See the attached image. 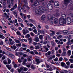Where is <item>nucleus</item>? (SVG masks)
Instances as JSON below:
<instances>
[{
  "label": "nucleus",
  "mask_w": 73,
  "mask_h": 73,
  "mask_svg": "<svg viewBox=\"0 0 73 73\" xmlns=\"http://www.w3.org/2000/svg\"><path fill=\"white\" fill-rule=\"evenodd\" d=\"M41 48V47L38 46H35V49H40Z\"/></svg>",
  "instance_id": "48"
},
{
  "label": "nucleus",
  "mask_w": 73,
  "mask_h": 73,
  "mask_svg": "<svg viewBox=\"0 0 73 73\" xmlns=\"http://www.w3.org/2000/svg\"><path fill=\"white\" fill-rule=\"evenodd\" d=\"M35 13L36 14H39V13H40V10L38 9H36Z\"/></svg>",
  "instance_id": "30"
},
{
  "label": "nucleus",
  "mask_w": 73,
  "mask_h": 73,
  "mask_svg": "<svg viewBox=\"0 0 73 73\" xmlns=\"http://www.w3.org/2000/svg\"><path fill=\"white\" fill-rule=\"evenodd\" d=\"M7 61H8V64L9 65L11 63V60L9 58H7Z\"/></svg>",
  "instance_id": "20"
},
{
  "label": "nucleus",
  "mask_w": 73,
  "mask_h": 73,
  "mask_svg": "<svg viewBox=\"0 0 73 73\" xmlns=\"http://www.w3.org/2000/svg\"><path fill=\"white\" fill-rule=\"evenodd\" d=\"M14 40L15 41V42H16V43H20L21 42L19 40L15 39Z\"/></svg>",
  "instance_id": "37"
},
{
  "label": "nucleus",
  "mask_w": 73,
  "mask_h": 73,
  "mask_svg": "<svg viewBox=\"0 0 73 73\" xmlns=\"http://www.w3.org/2000/svg\"><path fill=\"white\" fill-rule=\"evenodd\" d=\"M68 56H70V55L71 54V51L70 50H68Z\"/></svg>",
  "instance_id": "43"
},
{
  "label": "nucleus",
  "mask_w": 73,
  "mask_h": 73,
  "mask_svg": "<svg viewBox=\"0 0 73 73\" xmlns=\"http://www.w3.org/2000/svg\"><path fill=\"white\" fill-rule=\"evenodd\" d=\"M3 64H4L5 65H7V64H8V62H7V61L6 60H3Z\"/></svg>",
  "instance_id": "31"
},
{
  "label": "nucleus",
  "mask_w": 73,
  "mask_h": 73,
  "mask_svg": "<svg viewBox=\"0 0 73 73\" xmlns=\"http://www.w3.org/2000/svg\"><path fill=\"white\" fill-rule=\"evenodd\" d=\"M17 70H18V73H21V72H22V71H21V70L20 69H19V68H17Z\"/></svg>",
  "instance_id": "53"
},
{
  "label": "nucleus",
  "mask_w": 73,
  "mask_h": 73,
  "mask_svg": "<svg viewBox=\"0 0 73 73\" xmlns=\"http://www.w3.org/2000/svg\"><path fill=\"white\" fill-rule=\"evenodd\" d=\"M46 18L45 15H43L41 17V19L42 20L44 21L45 20Z\"/></svg>",
  "instance_id": "16"
},
{
  "label": "nucleus",
  "mask_w": 73,
  "mask_h": 73,
  "mask_svg": "<svg viewBox=\"0 0 73 73\" xmlns=\"http://www.w3.org/2000/svg\"><path fill=\"white\" fill-rule=\"evenodd\" d=\"M68 15L70 17H71L72 18V20L73 23V14L72 13H70L68 14Z\"/></svg>",
  "instance_id": "14"
},
{
  "label": "nucleus",
  "mask_w": 73,
  "mask_h": 73,
  "mask_svg": "<svg viewBox=\"0 0 73 73\" xmlns=\"http://www.w3.org/2000/svg\"><path fill=\"white\" fill-rule=\"evenodd\" d=\"M69 3H71L69 5L70 6L72 5L73 4V0H64V4L65 6H67Z\"/></svg>",
  "instance_id": "2"
},
{
  "label": "nucleus",
  "mask_w": 73,
  "mask_h": 73,
  "mask_svg": "<svg viewBox=\"0 0 73 73\" xmlns=\"http://www.w3.org/2000/svg\"><path fill=\"white\" fill-rule=\"evenodd\" d=\"M62 32L63 33V34L64 35H68V31L66 30H63L62 31Z\"/></svg>",
  "instance_id": "13"
},
{
  "label": "nucleus",
  "mask_w": 73,
  "mask_h": 73,
  "mask_svg": "<svg viewBox=\"0 0 73 73\" xmlns=\"http://www.w3.org/2000/svg\"><path fill=\"white\" fill-rule=\"evenodd\" d=\"M11 48L12 49H13L14 50H15L16 48H17V47L15 46V44H14L13 46H11Z\"/></svg>",
  "instance_id": "18"
},
{
  "label": "nucleus",
  "mask_w": 73,
  "mask_h": 73,
  "mask_svg": "<svg viewBox=\"0 0 73 73\" xmlns=\"http://www.w3.org/2000/svg\"><path fill=\"white\" fill-rule=\"evenodd\" d=\"M16 46H17L18 48H20L21 47V43H18L16 44Z\"/></svg>",
  "instance_id": "19"
},
{
  "label": "nucleus",
  "mask_w": 73,
  "mask_h": 73,
  "mask_svg": "<svg viewBox=\"0 0 73 73\" xmlns=\"http://www.w3.org/2000/svg\"><path fill=\"white\" fill-rule=\"evenodd\" d=\"M59 60L60 61H62V60H63V58H62V57H61L59 58Z\"/></svg>",
  "instance_id": "52"
},
{
  "label": "nucleus",
  "mask_w": 73,
  "mask_h": 73,
  "mask_svg": "<svg viewBox=\"0 0 73 73\" xmlns=\"http://www.w3.org/2000/svg\"><path fill=\"white\" fill-rule=\"evenodd\" d=\"M4 72L5 73H10V72H9L8 71L6 70H5L4 71Z\"/></svg>",
  "instance_id": "64"
},
{
  "label": "nucleus",
  "mask_w": 73,
  "mask_h": 73,
  "mask_svg": "<svg viewBox=\"0 0 73 73\" xmlns=\"http://www.w3.org/2000/svg\"><path fill=\"white\" fill-rule=\"evenodd\" d=\"M15 41L13 40L12 42H10L9 44H10V45H13V44H15Z\"/></svg>",
  "instance_id": "41"
},
{
  "label": "nucleus",
  "mask_w": 73,
  "mask_h": 73,
  "mask_svg": "<svg viewBox=\"0 0 73 73\" xmlns=\"http://www.w3.org/2000/svg\"><path fill=\"white\" fill-rule=\"evenodd\" d=\"M60 64L61 66H62L63 67L65 66V63H64V62H62Z\"/></svg>",
  "instance_id": "36"
},
{
  "label": "nucleus",
  "mask_w": 73,
  "mask_h": 73,
  "mask_svg": "<svg viewBox=\"0 0 73 73\" xmlns=\"http://www.w3.org/2000/svg\"><path fill=\"white\" fill-rule=\"evenodd\" d=\"M15 56H18L19 57H21V56L20 55V53L19 52H17L15 53Z\"/></svg>",
  "instance_id": "17"
},
{
  "label": "nucleus",
  "mask_w": 73,
  "mask_h": 73,
  "mask_svg": "<svg viewBox=\"0 0 73 73\" xmlns=\"http://www.w3.org/2000/svg\"><path fill=\"white\" fill-rule=\"evenodd\" d=\"M69 61H70L71 63H73V59H70L69 60Z\"/></svg>",
  "instance_id": "62"
},
{
  "label": "nucleus",
  "mask_w": 73,
  "mask_h": 73,
  "mask_svg": "<svg viewBox=\"0 0 73 73\" xmlns=\"http://www.w3.org/2000/svg\"><path fill=\"white\" fill-rule=\"evenodd\" d=\"M71 21H72V20H71V19H70V18L68 19L67 21V24H68V25L70 24V23H71Z\"/></svg>",
  "instance_id": "15"
},
{
  "label": "nucleus",
  "mask_w": 73,
  "mask_h": 73,
  "mask_svg": "<svg viewBox=\"0 0 73 73\" xmlns=\"http://www.w3.org/2000/svg\"><path fill=\"white\" fill-rule=\"evenodd\" d=\"M27 40L29 41V44L30 45H31L32 44V42H33L32 40V38H27Z\"/></svg>",
  "instance_id": "10"
},
{
  "label": "nucleus",
  "mask_w": 73,
  "mask_h": 73,
  "mask_svg": "<svg viewBox=\"0 0 73 73\" xmlns=\"http://www.w3.org/2000/svg\"><path fill=\"white\" fill-rule=\"evenodd\" d=\"M61 55L63 56H66V52H63L61 54Z\"/></svg>",
  "instance_id": "27"
},
{
  "label": "nucleus",
  "mask_w": 73,
  "mask_h": 73,
  "mask_svg": "<svg viewBox=\"0 0 73 73\" xmlns=\"http://www.w3.org/2000/svg\"><path fill=\"white\" fill-rule=\"evenodd\" d=\"M40 59H36V61L37 62V65H38L39 64H40V63L41 62L40 61Z\"/></svg>",
  "instance_id": "23"
},
{
  "label": "nucleus",
  "mask_w": 73,
  "mask_h": 73,
  "mask_svg": "<svg viewBox=\"0 0 73 73\" xmlns=\"http://www.w3.org/2000/svg\"><path fill=\"white\" fill-rule=\"evenodd\" d=\"M56 15L57 17H60V13H56Z\"/></svg>",
  "instance_id": "46"
},
{
  "label": "nucleus",
  "mask_w": 73,
  "mask_h": 73,
  "mask_svg": "<svg viewBox=\"0 0 73 73\" xmlns=\"http://www.w3.org/2000/svg\"><path fill=\"white\" fill-rule=\"evenodd\" d=\"M63 52H66V49L64 47L63 48H62Z\"/></svg>",
  "instance_id": "45"
},
{
  "label": "nucleus",
  "mask_w": 73,
  "mask_h": 73,
  "mask_svg": "<svg viewBox=\"0 0 73 73\" xmlns=\"http://www.w3.org/2000/svg\"><path fill=\"white\" fill-rule=\"evenodd\" d=\"M9 56L11 58L15 60V56L12 54H9Z\"/></svg>",
  "instance_id": "12"
},
{
  "label": "nucleus",
  "mask_w": 73,
  "mask_h": 73,
  "mask_svg": "<svg viewBox=\"0 0 73 73\" xmlns=\"http://www.w3.org/2000/svg\"><path fill=\"white\" fill-rule=\"evenodd\" d=\"M31 64L30 63H27V64L26 65V66L27 67V68H29L31 67Z\"/></svg>",
  "instance_id": "22"
},
{
  "label": "nucleus",
  "mask_w": 73,
  "mask_h": 73,
  "mask_svg": "<svg viewBox=\"0 0 73 73\" xmlns=\"http://www.w3.org/2000/svg\"><path fill=\"white\" fill-rule=\"evenodd\" d=\"M48 50H49V49L47 47L45 49L44 52H48Z\"/></svg>",
  "instance_id": "49"
},
{
  "label": "nucleus",
  "mask_w": 73,
  "mask_h": 73,
  "mask_svg": "<svg viewBox=\"0 0 73 73\" xmlns=\"http://www.w3.org/2000/svg\"><path fill=\"white\" fill-rule=\"evenodd\" d=\"M70 40H68V42L66 43V44L68 46H69V45H71V44L70 43Z\"/></svg>",
  "instance_id": "21"
},
{
  "label": "nucleus",
  "mask_w": 73,
  "mask_h": 73,
  "mask_svg": "<svg viewBox=\"0 0 73 73\" xmlns=\"http://www.w3.org/2000/svg\"><path fill=\"white\" fill-rule=\"evenodd\" d=\"M9 65L8 64L6 65V66L7 68H8V69H9V70H11L12 67H9Z\"/></svg>",
  "instance_id": "38"
},
{
  "label": "nucleus",
  "mask_w": 73,
  "mask_h": 73,
  "mask_svg": "<svg viewBox=\"0 0 73 73\" xmlns=\"http://www.w3.org/2000/svg\"><path fill=\"white\" fill-rule=\"evenodd\" d=\"M23 34L24 35H25L27 33H28L29 32V31L28 30H25L23 29L22 30Z\"/></svg>",
  "instance_id": "9"
},
{
  "label": "nucleus",
  "mask_w": 73,
  "mask_h": 73,
  "mask_svg": "<svg viewBox=\"0 0 73 73\" xmlns=\"http://www.w3.org/2000/svg\"><path fill=\"white\" fill-rule=\"evenodd\" d=\"M34 38L36 42H38L39 41V38L38 37H35Z\"/></svg>",
  "instance_id": "25"
},
{
  "label": "nucleus",
  "mask_w": 73,
  "mask_h": 73,
  "mask_svg": "<svg viewBox=\"0 0 73 73\" xmlns=\"http://www.w3.org/2000/svg\"><path fill=\"white\" fill-rule=\"evenodd\" d=\"M50 54H51V52L49 51L47 53H46L45 55L46 56H47L48 55H50Z\"/></svg>",
  "instance_id": "24"
},
{
  "label": "nucleus",
  "mask_w": 73,
  "mask_h": 73,
  "mask_svg": "<svg viewBox=\"0 0 73 73\" xmlns=\"http://www.w3.org/2000/svg\"><path fill=\"white\" fill-rule=\"evenodd\" d=\"M39 37L40 39L41 40H42V39H43V35H40L39 36Z\"/></svg>",
  "instance_id": "28"
},
{
  "label": "nucleus",
  "mask_w": 73,
  "mask_h": 73,
  "mask_svg": "<svg viewBox=\"0 0 73 73\" xmlns=\"http://www.w3.org/2000/svg\"><path fill=\"white\" fill-rule=\"evenodd\" d=\"M30 35H31L32 36H33V37H34V36H35L34 34L32 32H31L30 33Z\"/></svg>",
  "instance_id": "59"
},
{
  "label": "nucleus",
  "mask_w": 73,
  "mask_h": 73,
  "mask_svg": "<svg viewBox=\"0 0 73 73\" xmlns=\"http://www.w3.org/2000/svg\"><path fill=\"white\" fill-rule=\"evenodd\" d=\"M54 7L56 8H58L60 7L59 2L58 1H56L54 3Z\"/></svg>",
  "instance_id": "6"
},
{
  "label": "nucleus",
  "mask_w": 73,
  "mask_h": 73,
  "mask_svg": "<svg viewBox=\"0 0 73 73\" xmlns=\"http://www.w3.org/2000/svg\"><path fill=\"white\" fill-rule=\"evenodd\" d=\"M46 2H43L42 3V5L43 6H45L46 5Z\"/></svg>",
  "instance_id": "55"
},
{
  "label": "nucleus",
  "mask_w": 73,
  "mask_h": 73,
  "mask_svg": "<svg viewBox=\"0 0 73 73\" xmlns=\"http://www.w3.org/2000/svg\"><path fill=\"white\" fill-rule=\"evenodd\" d=\"M61 17L59 18V24L60 25H63L66 24V16L65 14H62L61 15Z\"/></svg>",
  "instance_id": "1"
},
{
  "label": "nucleus",
  "mask_w": 73,
  "mask_h": 73,
  "mask_svg": "<svg viewBox=\"0 0 73 73\" xmlns=\"http://www.w3.org/2000/svg\"><path fill=\"white\" fill-rule=\"evenodd\" d=\"M25 37L27 38H29V37H31V36L30 35H29V34H28L25 36Z\"/></svg>",
  "instance_id": "34"
},
{
  "label": "nucleus",
  "mask_w": 73,
  "mask_h": 73,
  "mask_svg": "<svg viewBox=\"0 0 73 73\" xmlns=\"http://www.w3.org/2000/svg\"><path fill=\"white\" fill-rule=\"evenodd\" d=\"M66 8V7H65V6H64V5H62V8L63 9H65Z\"/></svg>",
  "instance_id": "56"
},
{
  "label": "nucleus",
  "mask_w": 73,
  "mask_h": 73,
  "mask_svg": "<svg viewBox=\"0 0 73 73\" xmlns=\"http://www.w3.org/2000/svg\"><path fill=\"white\" fill-rule=\"evenodd\" d=\"M40 33H41V34H42V35H43L44 34H45V31H44L43 30H41Z\"/></svg>",
  "instance_id": "42"
},
{
  "label": "nucleus",
  "mask_w": 73,
  "mask_h": 73,
  "mask_svg": "<svg viewBox=\"0 0 73 73\" xmlns=\"http://www.w3.org/2000/svg\"><path fill=\"white\" fill-rule=\"evenodd\" d=\"M18 21H19V22H21V23H23V20L21 19H18Z\"/></svg>",
  "instance_id": "54"
},
{
  "label": "nucleus",
  "mask_w": 73,
  "mask_h": 73,
  "mask_svg": "<svg viewBox=\"0 0 73 73\" xmlns=\"http://www.w3.org/2000/svg\"><path fill=\"white\" fill-rule=\"evenodd\" d=\"M38 8L42 12H45V8L44 7L40 6H39Z\"/></svg>",
  "instance_id": "8"
},
{
  "label": "nucleus",
  "mask_w": 73,
  "mask_h": 73,
  "mask_svg": "<svg viewBox=\"0 0 73 73\" xmlns=\"http://www.w3.org/2000/svg\"><path fill=\"white\" fill-rule=\"evenodd\" d=\"M54 24L56 26H59L58 25V19L57 18H55L54 20Z\"/></svg>",
  "instance_id": "7"
},
{
  "label": "nucleus",
  "mask_w": 73,
  "mask_h": 73,
  "mask_svg": "<svg viewBox=\"0 0 73 73\" xmlns=\"http://www.w3.org/2000/svg\"><path fill=\"white\" fill-rule=\"evenodd\" d=\"M24 67L23 66L21 67V68H20V69L22 71V70H24Z\"/></svg>",
  "instance_id": "58"
},
{
  "label": "nucleus",
  "mask_w": 73,
  "mask_h": 73,
  "mask_svg": "<svg viewBox=\"0 0 73 73\" xmlns=\"http://www.w3.org/2000/svg\"><path fill=\"white\" fill-rule=\"evenodd\" d=\"M5 41L6 43L7 44H9V41H8V39L7 38H5Z\"/></svg>",
  "instance_id": "33"
},
{
  "label": "nucleus",
  "mask_w": 73,
  "mask_h": 73,
  "mask_svg": "<svg viewBox=\"0 0 73 73\" xmlns=\"http://www.w3.org/2000/svg\"><path fill=\"white\" fill-rule=\"evenodd\" d=\"M31 68L33 69V70H34V69H35V66L33 65H32L31 66Z\"/></svg>",
  "instance_id": "40"
},
{
  "label": "nucleus",
  "mask_w": 73,
  "mask_h": 73,
  "mask_svg": "<svg viewBox=\"0 0 73 73\" xmlns=\"http://www.w3.org/2000/svg\"><path fill=\"white\" fill-rule=\"evenodd\" d=\"M0 38H1L2 39H4V38H5V37L4 36L0 34Z\"/></svg>",
  "instance_id": "35"
},
{
  "label": "nucleus",
  "mask_w": 73,
  "mask_h": 73,
  "mask_svg": "<svg viewBox=\"0 0 73 73\" xmlns=\"http://www.w3.org/2000/svg\"><path fill=\"white\" fill-rule=\"evenodd\" d=\"M47 8L49 11H51V10L53 9V7L52 4L49 3L47 4Z\"/></svg>",
  "instance_id": "5"
},
{
  "label": "nucleus",
  "mask_w": 73,
  "mask_h": 73,
  "mask_svg": "<svg viewBox=\"0 0 73 73\" xmlns=\"http://www.w3.org/2000/svg\"><path fill=\"white\" fill-rule=\"evenodd\" d=\"M40 4V2L36 0L34 2V5L33 4L32 5V7L33 8H35V6L39 5Z\"/></svg>",
  "instance_id": "3"
},
{
  "label": "nucleus",
  "mask_w": 73,
  "mask_h": 73,
  "mask_svg": "<svg viewBox=\"0 0 73 73\" xmlns=\"http://www.w3.org/2000/svg\"><path fill=\"white\" fill-rule=\"evenodd\" d=\"M33 32L35 34H37V31L36 29L34 30Z\"/></svg>",
  "instance_id": "47"
},
{
  "label": "nucleus",
  "mask_w": 73,
  "mask_h": 73,
  "mask_svg": "<svg viewBox=\"0 0 73 73\" xmlns=\"http://www.w3.org/2000/svg\"><path fill=\"white\" fill-rule=\"evenodd\" d=\"M23 2L24 3V6H25V7L27 6V4H28V3H27V1H24Z\"/></svg>",
  "instance_id": "26"
},
{
  "label": "nucleus",
  "mask_w": 73,
  "mask_h": 73,
  "mask_svg": "<svg viewBox=\"0 0 73 73\" xmlns=\"http://www.w3.org/2000/svg\"><path fill=\"white\" fill-rule=\"evenodd\" d=\"M20 56H23V52H19Z\"/></svg>",
  "instance_id": "60"
},
{
  "label": "nucleus",
  "mask_w": 73,
  "mask_h": 73,
  "mask_svg": "<svg viewBox=\"0 0 73 73\" xmlns=\"http://www.w3.org/2000/svg\"><path fill=\"white\" fill-rule=\"evenodd\" d=\"M16 33L17 35H18V36H21V33L19 31H17L16 32Z\"/></svg>",
  "instance_id": "44"
},
{
  "label": "nucleus",
  "mask_w": 73,
  "mask_h": 73,
  "mask_svg": "<svg viewBox=\"0 0 73 73\" xmlns=\"http://www.w3.org/2000/svg\"><path fill=\"white\" fill-rule=\"evenodd\" d=\"M33 51L35 54H38V52L37 51V50H34Z\"/></svg>",
  "instance_id": "50"
},
{
  "label": "nucleus",
  "mask_w": 73,
  "mask_h": 73,
  "mask_svg": "<svg viewBox=\"0 0 73 73\" xmlns=\"http://www.w3.org/2000/svg\"><path fill=\"white\" fill-rule=\"evenodd\" d=\"M30 49L31 50H32L34 49V47L33 46H30Z\"/></svg>",
  "instance_id": "61"
},
{
  "label": "nucleus",
  "mask_w": 73,
  "mask_h": 73,
  "mask_svg": "<svg viewBox=\"0 0 73 73\" xmlns=\"http://www.w3.org/2000/svg\"><path fill=\"white\" fill-rule=\"evenodd\" d=\"M12 13L13 14V15H14V16H15V17L16 18H17V13L16 11H13L12 12Z\"/></svg>",
  "instance_id": "11"
},
{
  "label": "nucleus",
  "mask_w": 73,
  "mask_h": 73,
  "mask_svg": "<svg viewBox=\"0 0 73 73\" xmlns=\"http://www.w3.org/2000/svg\"><path fill=\"white\" fill-rule=\"evenodd\" d=\"M62 36H63L62 35H59L58 36L57 38L58 39H59L60 38H61V37H62Z\"/></svg>",
  "instance_id": "57"
},
{
  "label": "nucleus",
  "mask_w": 73,
  "mask_h": 73,
  "mask_svg": "<svg viewBox=\"0 0 73 73\" xmlns=\"http://www.w3.org/2000/svg\"><path fill=\"white\" fill-rule=\"evenodd\" d=\"M47 19L48 20H50V23L51 24H53V19L52 17L50 15H48L47 17Z\"/></svg>",
  "instance_id": "4"
},
{
  "label": "nucleus",
  "mask_w": 73,
  "mask_h": 73,
  "mask_svg": "<svg viewBox=\"0 0 73 73\" xmlns=\"http://www.w3.org/2000/svg\"><path fill=\"white\" fill-rule=\"evenodd\" d=\"M51 45L52 46H54L56 45V43L53 41H51Z\"/></svg>",
  "instance_id": "29"
},
{
  "label": "nucleus",
  "mask_w": 73,
  "mask_h": 73,
  "mask_svg": "<svg viewBox=\"0 0 73 73\" xmlns=\"http://www.w3.org/2000/svg\"><path fill=\"white\" fill-rule=\"evenodd\" d=\"M48 43H49V41H45V42H43L44 44H48Z\"/></svg>",
  "instance_id": "51"
},
{
  "label": "nucleus",
  "mask_w": 73,
  "mask_h": 73,
  "mask_svg": "<svg viewBox=\"0 0 73 73\" xmlns=\"http://www.w3.org/2000/svg\"><path fill=\"white\" fill-rule=\"evenodd\" d=\"M21 4H20L19 5V6L18 7V10L19 12H21Z\"/></svg>",
  "instance_id": "32"
},
{
  "label": "nucleus",
  "mask_w": 73,
  "mask_h": 73,
  "mask_svg": "<svg viewBox=\"0 0 73 73\" xmlns=\"http://www.w3.org/2000/svg\"><path fill=\"white\" fill-rule=\"evenodd\" d=\"M29 20V21H31V22H32V23H33V24H36V23H35V21L33 20L32 19H30Z\"/></svg>",
  "instance_id": "39"
},
{
  "label": "nucleus",
  "mask_w": 73,
  "mask_h": 73,
  "mask_svg": "<svg viewBox=\"0 0 73 73\" xmlns=\"http://www.w3.org/2000/svg\"><path fill=\"white\" fill-rule=\"evenodd\" d=\"M31 60H32L31 59L29 58H27V61H31Z\"/></svg>",
  "instance_id": "63"
}]
</instances>
